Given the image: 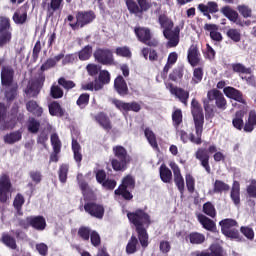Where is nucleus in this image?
Returning a JSON list of instances; mask_svg holds the SVG:
<instances>
[{"label": "nucleus", "mask_w": 256, "mask_h": 256, "mask_svg": "<svg viewBox=\"0 0 256 256\" xmlns=\"http://www.w3.org/2000/svg\"><path fill=\"white\" fill-rule=\"evenodd\" d=\"M191 111L195 123L196 129V137L193 134H187L185 130L176 129V135L180 137V141L182 143H188L191 141L192 143H196L199 145L201 143V135H203V123L205 122V116L203 115V108L199 105V102L195 99L191 102Z\"/></svg>", "instance_id": "nucleus-1"}, {"label": "nucleus", "mask_w": 256, "mask_h": 256, "mask_svg": "<svg viewBox=\"0 0 256 256\" xmlns=\"http://www.w3.org/2000/svg\"><path fill=\"white\" fill-rule=\"evenodd\" d=\"M127 217L135 227L138 233V238L142 247L149 245V235L147 234V227L151 225V218L149 214L143 210H137L136 212H129Z\"/></svg>", "instance_id": "nucleus-2"}, {"label": "nucleus", "mask_w": 256, "mask_h": 256, "mask_svg": "<svg viewBox=\"0 0 256 256\" xmlns=\"http://www.w3.org/2000/svg\"><path fill=\"white\" fill-rule=\"evenodd\" d=\"M158 21L161 29H163L165 39L168 40V47H177L179 45V33L181 32V28L176 26L174 30H171L173 29V20L165 15H160Z\"/></svg>", "instance_id": "nucleus-3"}, {"label": "nucleus", "mask_w": 256, "mask_h": 256, "mask_svg": "<svg viewBox=\"0 0 256 256\" xmlns=\"http://www.w3.org/2000/svg\"><path fill=\"white\" fill-rule=\"evenodd\" d=\"M210 101H216V106L218 109H222V111L227 109V100H225L223 93L217 89L208 91L207 99L204 100V109L206 113L213 115V105L210 104Z\"/></svg>", "instance_id": "nucleus-4"}, {"label": "nucleus", "mask_w": 256, "mask_h": 256, "mask_svg": "<svg viewBox=\"0 0 256 256\" xmlns=\"http://www.w3.org/2000/svg\"><path fill=\"white\" fill-rule=\"evenodd\" d=\"M113 153L117 159L112 160L114 171H125L127 165L131 163V156L127 153V149L123 146H115Z\"/></svg>", "instance_id": "nucleus-5"}, {"label": "nucleus", "mask_w": 256, "mask_h": 256, "mask_svg": "<svg viewBox=\"0 0 256 256\" xmlns=\"http://www.w3.org/2000/svg\"><path fill=\"white\" fill-rule=\"evenodd\" d=\"M130 189H135V179H133V176L128 175L122 180V184L114 193L116 197H120L121 195L123 199L129 201L130 199H133V194L129 192Z\"/></svg>", "instance_id": "nucleus-6"}, {"label": "nucleus", "mask_w": 256, "mask_h": 256, "mask_svg": "<svg viewBox=\"0 0 256 256\" xmlns=\"http://www.w3.org/2000/svg\"><path fill=\"white\" fill-rule=\"evenodd\" d=\"M11 21L5 16L0 17V47L11 42L12 37Z\"/></svg>", "instance_id": "nucleus-7"}, {"label": "nucleus", "mask_w": 256, "mask_h": 256, "mask_svg": "<svg viewBox=\"0 0 256 256\" xmlns=\"http://www.w3.org/2000/svg\"><path fill=\"white\" fill-rule=\"evenodd\" d=\"M17 125V117L15 115L7 116V108L5 104L0 103V131L15 129Z\"/></svg>", "instance_id": "nucleus-8"}, {"label": "nucleus", "mask_w": 256, "mask_h": 256, "mask_svg": "<svg viewBox=\"0 0 256 256\" xmlns=\"http://www.w3.org/2000/svg\"><path fill=\"white\" fill-rule=\"evenodd\" d=\"M76 22H71L69 25L72 29H79V27H85L89 23H93L95 20L94 11H80L76 14Z\"/></svg>", "instance_id": "nucleus-9"}, {"label": "nucleus", "mask_w": 256, "mask_h": 256, "mask_svg": "<svg viewBox=\"0 0 256 256\" xmlns=\"http://www.w3.org/2000/svg\"><path fill=\"white\" fill-rule=\"evenodd\" d=\"M221 231L225 237H229L230 239H237L239 237V230L237 227V221L233 219H224L220 221Z\"/></svg>", "instance_id": "nucleus-10"}, {"label": "nucleus", "mask_w": 256, "mask_h": 256, "mask_svg": "<svg viewBox=\"0 0 256 256\" xmlns=\"http://www.w3.org/2000/svg\"><path fill=\"white\" fill-rule=\"evenodd\" d=\"M43 83H45V76L43 74L39 76L38 80L29 81L25 89L26 95L28 97H37L43 87Z\"/></svg>", "instance_id": "nucleus-11"}, {"label": "nucleus", "mask_w": 256, "mask_h": 256, "mask_svg": "<svg viewBox=\"0 0 256 256\" xmlns=\"http://www.w3.org/2000/svg\"><path fill=\"white\" fill-rule=\"evenodd\" d=\"M94 58L102 65H113V52L110 49L98 48L94 52Z\"/></svg>", "instance_id": "nucleus-12"}, {"label": "nucleus", "mask_w": 256, "mask_h": 256, "mask_svg": "<svg viewBox=\"0 0 256 256\" xmlns=\"http://www.w3.org/2000/svg\"><path fill=\"white\" fill-rule=\"evenodd\" d=\"M84 210L88 215H91V217H95L96 219H101L105 215V208L103 205L95 202L86 203L84 205Z\"/></svg>", "instance_id": "nucleus-13"}, {"label": "nucleus", "mask_w": 256, "mask_h": 256, "mask_svg": "<svg viewBox=\"0 0 256 256\" xmlns=\"http://www.w3.org/2000/svg\"><path fill=\"white\" fill-rule=\"evenodd\" d=\"M166 89H168L171 95H174L176 99H179L181 103H183L184 105H187V101L189 100L188 91L184 90L183 88L174 86L172 83L166 84Z\"/></svg>", "instance_id": "nucleus-14"}, {"label": "nucleus", "mask_w": 256, "mask_h": 256, "mask_svg": "<svg viewBox=\"0 0 256 256\" xmlns=\"http://www.w3.org/2000/svg\"><path fill=\"white\" fill-rule=\"evenodd\" d=\"M11 195V180L6 175L0 178V201L2 203L7 202Z\"/></svg>", "instance_id": "nucleus-15"}, {"label": "nucleus", "mask_w": 256, "mask_h": 256, "mask_svg": "<svg viewBox=\"0 0 256 256\" xmlns=\"http://www.w3.org/2000/svg\"><path fill=\"white\" fill-rule=\"evenodd\" d=\"M221 13L224 17H227L229 21H232V23H236V25H240V27H243V25H250L251 22H241L239 19V13H237L235 10L231 9L229 6H225L221 9Z\"/></svg>", "instance_id": "nucleus-16"}, {"label": "nucleus", "mask_w": 256, "mask_h": 256, "mask_svg": "<svg viewBox=\"0 0 256 256\" xmlns=\"http://www.w3.org/2000/svg\"><path fill=\"white\" fill-rule=\"evenodd\" d=\"M170 167L174 173V182L178 190L181 194H183V191H185V180L183 179V176L181 175V170L179 169V166L175 164V162L170 164Z\"/></svg>", "instance_id": "nucleus-17"}, {"label": "nucleus", "mask_w": 256, "mask_h": 256, "mask_svg": "<svg viewBox=\"0 0 256 256\" xmlns=\"http://www.w3.org/2000/svg\"><path fill=\"white\" fill-rule=\"evenodd\" d=\"M112 103L117 109H119V111H135L136 113L141 111V106L137 102L127 103L114 99L112 100Z\"/></svg>", "instance_id": "nucleus-18"}, {"label": "nucleus", "mask_w": 256, "mask_h": 256, "mask_svg": "<svg viewBox=\"0 0 256 256\" xmlns=\"http://www.w3.org/2000/svg\"><path fill=\"white\" fill-rule=\"evenodd\" d=\"M15 71L9 66L2 67L1 70V83L3 87H11L13 85V76Z\"/></svg>", "instance_id": "nucleus-19"}, {"label": "nucleus", "mask_w": 256, "mask_h": 256, "mask_svg": "<svg viewBox=\"0 0 256 256\" xmlns=\"http://www.w3.org/2000/svg\"><path fill=\"white\" fill-rule=\"evenodd\" d=\"M223 91L224 95L229 99H234V101H238V103L245 105V99L243 98V93H241V91L231 86L225 87Z\"/></svg>", "instance_id": "nucleus-20"}, {"label": "nucleus", "mask_w": 256, "mask_h": 256, "mask_svg": "<svg viewBox=\"0 0 256 256\" xmlns=\"http://www.w3.org/2000/svg\"><path fill=\"white\" fill-rule=\"evenodd\" d=\"M26 221L37 231H45L47 227V222L42 216L27 217Z\"/></svg>", "instance_id": "nucleus-21"}, {"label": "nucleus", "mask_w": 256, "mask_h": 256, "mask_svg": "<svg viewBox=\"0 0 256 256\" xmlns=\"http://www.w3.org/2000/svg\"><path fill=\"white\" fill-rule=\"evenodd\" d=\"M134 33L139 41L146 45H151V42H149L151 39V30L148 28H135Z\"/></svg>", "instance_id": "nucleus-22"}, {"label": "nucleus", "mask_w": 256, "mask_h": 256, "mask_svg": "<svg viewBox=\"0 0 256 256\" xmlns=\"http://www.w3.org/2000/svg\"><path fill=\"white\" fill-rule=\"evenodd\" d=\"M72 0H66V3H71ZM63 9V0H50L47 8V16L53 17L55 11Z\"/></svg>", "instance_id": "nucleus-23"}, {"label": "nucleus", "mask_w": 256, "mask_h": 256, "mask_svg": "<svg viewBox=\"0 0 256 256\" xmlns=\"http://www.w3.org/2000/svg\"><path fill=\"white\" fill-rule=\"evenodd\" d=\"M196 159L201 161V165L207 173H211V167L209 166V153H207V150L199 149L196 153Z\"/></svg>", "instance_id": "nucleus-24"}, {"label": "nucleus", "mask_w": 256, "mask_h": 256, "mask_svg": "<svg viewBox=\"0 0 256 256\" xmlns=\"http://www.w3.org/2000/svg\"><path fill=\"white\" fill-rule=\"evenodd\" d=\"M115 90L119 95H127L129 88L127 87V82L123 79V76H118L114 81Z\"/></svg>", "instance_id": "nucleus-25"}, {"label": "nucleus", "mask_w": 256, "mask_h": 256, "mask_svg": "<svg viewBox=\"0 0 256 256\" xmlns=\"http://www.w3.org/2000/svg\"><path fill=\"white\" fill-rule=\"evenodd\" d=\"M63 57H65V54L64 53H60V54L56 55L54 58L48 59L41 66V70L42 71H47V69H51L52 67H55L57 65V63H59V61H61V59H63Z\"/></svg>", "instance_id": "nucleus-26"}, {"label": "nucleus", "mask_w": 256, "mask_h": 256, "mask_svg": "<svg viewBox=\"0 0 256 256\" xmlns=\"http://www.w3.org/2000/svg\"><path fill=\"white\" fill-rule=\"evenodd\" d=\"M240 191H241V188H240L239 182L234 181L230 197H231L233 203L236 205H239V203H241V197H240L241 192Z\"/></svg>", "instance_id": "nucleus-27"}, {"label": "nucleus", "mask_w": 256, "mask_h": 256, "mask_svg": "<svg viewBox=\"0 0 256 256\" xmlns=\"http://www.w3.org/2000/svg\"><path fill=\"white\" fill-rule=\"evenodd\" d=\"M95 120L103 129L106 131H110L111 129V121H109V117L105 115V113L101 112L95 116Z\"/></svg>", "instance_id": "nucleus-28"}, {"label": "nucleus", "mask_w": 256, "mask_h": 256, "mask_svg": "<svg viewBox=\"0 0 256 256\" xmlns=\"http://www.w3.org/2000/svg\"><path fill=\"white\" fill-rule=\"evenodd\" d=\"M27 111L35 115L36 117H41L43 115V108L40 107L35 101L31 100L26 104Z\"/></svg>", "instance_id": "nucleus-29"}, {"label": "nucleus", "mask_w": 256, "mask_h": 256, "mask_svg": "<svg viewBox=\"0 0 256 256\" xmlns=\"http://www.w3.org/2000/svg\"><path fill=\"white\" fill-rule=\"evenodd\" d=\"M126 5L128 7V10L130 11V13H133L134 15L141 13V11L147 10V6L141 7V5H137V2H135L133 0H126Z\"/></svg>", "instance_id": "nucleus-30"}, {"label": "nucleus", "mask_w": 256, "mask_h": 256, "mask_svg": "<svg viewBox=\"0 0 256 256\" xmlns=\"http://www.w3.org/2000/svg\"><path fill=\"white\" fill-rule=\"evenodd\" d=\"M160 178L163 183H171V179H173V173L167 166L161 165L160 166Z\"/></svg>", "instance_id": "nucleus-31"}, {"label": "nucleus", "mask_w": 256, "mask_h": 256, "mask_svg": "<svg viewBox=\"0 0 256 256\" xmlns=\"http://www.w3.org/2000/svg\"><path fill=\"white\" fill-rule=\"evenodd\" d=\"M256 125V113L255 111H250L248 121L245 123L244 131L246 133H251L255 129Z\"/></svg>", "instance_id": "nucleus-32"}, {"label": "nucleus", "mask_w": 256, "mask_h": 256, "mask_svg": "<svg viewBox=\"0 0 256 256\" xmlns=\"http://www.w3.org/2000/svg\"><path fill=\"white\" fill-rule=\"evenodd\" d=\"M21 131L11 132L4 136V142L8 143V145H13V143H17V141H21Z\"/></svg>", "instance_id": "nucleus-33"}, {"label": "nucleus", "mask_w": 256, "mask_h": 256, "mask_svg": "<svg viewBox=\"0 0 256 256\" xmlns=\"http://www.w3.org/2000/svg\"><path fill=\"white\" fill-rule=\"evenodd\" d=\"M49 113L50 115L57 116V117H63L65 115V110L61 108V105L57 102H52L49 105Z\"/></svg>", "instance_id": "nucleus-34"}, {"label": "nucleus", "mask_w": 256, "mask_h": 256, "mask_svg": "<svg viewBox=\"0 0 256 256\" xmlns=\"http://www.w3.org/2000/svg\"><path fill=\"white\" fill-rule=\"evenodd\" d=\"M198 220L202 227L207 229V231H213V229H215V222H213V220L209 219L207 216L199 215Z\"/></svg>", "instance_id": "nucleus-35"}, {"label": "nucleus", "mask_w": 256, "mask_h": 256, "mask_svg": "<svg viewBox=\"0 0 256 256\" xmlns=\"http://www.w3.org/2000/svg\"><path fill=\"white\" fill-rule=\"evenodd\" d=\"M91 55H93V47L91 45L85 46L78 53L80 61H89V59H91Z\"/></svg>", "instance_id": "nucleus-36"}, {"label": "nucleus", "mask_w": 256, "mask_h": 256, "mask_svg": "<svg viewBox=\"0 0 256 256\" xmlns=\"http://www.w3.org/2000/svg\"><path fill=\"white\" fill-rule=\"evenodd\" d=\"M188 239L192 245H201V243L205 242V235L193 232L188 235Z\"/></svg>", "instance_id": "nucleus-37"}, {"label": "nucleus", "mask_w": 256, "mask_h": 256, "mask_svg": "<svg viewBox=\"0 0 256 256\" xmlns=\"http://www.w3.org/2000/svg\"><path fill=\"white\" fill-rule=\"evenodd\" d=\"M188 62L193 67H195V65H197V63H199V52L196 50L195 47H191L188 50Z\"/></svg>", "instance_id": "nucleus-38"}, {"label": "nucleus", "mask_w": 256, "mask_h": 256, "mask_svg": "<svg viewBox=\"0 0 256 256\" xmlns=\"http://www.w3.org/2000/svg\"><path fill=\"white\" fill-rule=\"evenodd\" d=\"M144 134L151 147H153V149H157V139L155 138V133H153V130L151 128H146Z\"/></svg>", "instance_id": "nucleus-39"}, {"label": "nucleus", "mask_w": 256, "mask_h": 256, "mask_svg": "<svg viewBox=\"0 0 256 256\" xmlns=\"http://www.w3.org/2000/svg\"><path fill=\"white\" fill-rule=\"evenodd\" d=\"M178 58L179 56L177 55V52H172L168 55L167 63L164 66V73H169V70L171 69V67H173L175 63H177Z\"/></svg>", "instance_id": "nucleus-40"}, {"label": "nucleus", "mask_w": 256, "mask_h": 256, "mask_svg": "<svg viewBox=\"0 0 256 256\" xmlns=\"http://www.w3.org/2000/svg\"><path fill=\"white\" fill-rule=\"evenodd\" d=\"M227 37L234 41V43H239L241 41V30L235 29V28H230L226 32Z\"/></svg>", "instance_id": "nucleus-41"}, {"label": "nucleus", "mask_w": 256, "mask_h": 256, "mask_svg": "<svg viewBox=\"0 0 256 256\" xmlns=\"http://www.w3.org/2000/svg\"><path fill=\"white\" fill-rule=\"evenodd\" d=\"M137 245H139V240H137V237L132 236L126 246V253L133 255L137 251Z\"/></svg>", "instance_id": "nucleus-42"}, {"label": "nucleus", "mask_w": 256, "mask_h": 256, "mask_svg": "<svg viewBox=\"0 0 256 256\" xmlns=\"http://www.w3.org/2000/svg\"><path fill=\"white\" fill-rule=\"evenodd\" d=\"M172 121H173L174 127L176 129H178L179 125H181V123H183V113L181 112V109H176L172 113Z\"/></svg>", "instance_id": "nucleus-43"}, {"label": "nucleus", "mask_w": 256, "mask_h": 256, "mask_svg": "<svg viewBox=\"0 0 256 256\" xmlns=\"http://www.w3.org/2000/svg\"><path fill=\"white\" fill-rule=\"evenodd\" d=\"M77 181L84 197H86V195H89V184L85 182V179L83 178V174L77 175Z\"/></svg>", "instance_id": "nucleus-44"}, {"label": "nucleus", "mask_w": 256, "mask_h": 256, "mask_svg": "<svg viewBox=\"0 0 256 256\" xmlns=\"http://www.w3.org/2000/svg\"><path fill=\"white\" fill-rule=\"evenodd\" d=\"M13 21L16 25H23L27 21V12L17 11L13 15Z\"/></svg>", "instance_id": "nucleus-45"}, {"label": "nucleus", "mask_w": 256, "mask_h": 256, "mask_svg": "<svg viewBox=\"0 0 256 256\" xmlns=\"http://www.w3.org/2000/svg\"><path fill=\"white\" fill-rule=\"evenodd\" d=\"M232 69L234 73H244L245 75H251L253 73V70H251V68H246L241 63L232 64Z\"/></svg>", "instance_id": "nucleus-46"}, {"label": "nucleus", "mask_w": 256, "mask_h": 256, "mask_svg": "<svg viewBox=\"0 0 256 256\" xmlns=\"http://www.w3.org/2000/svg\"><path fill=\"white\" fill-rule=\"evenodd\" d=\"M229 189V185L221 180L214 182V193H223V191H229Z\"/></svg>", "instance_id": "nucleus-47"}, {"label": "nucleus", "mask_w": 256, "mask_h": 256, "mask_svg": "<svg viewBox=\"0 0 256 256\" xmlns=\"http://www.w3.org/2000/svg\"><path fill=\"white\" fill-rule=\"evenodd\" d=\"M235 129L241 131L243 129V111L236 112L235 118L232 121Z\"/></svg>", "instance_id": "nucleus-48"}, {"label": "nucleus", "mask_w": 256, "mask_h": 256, "mask_svg": "<svg viewBox=\"0 0 256 256\" xmlns=\"http://www.w3.org/2000/svg\"><path fill=\"white\" fill-rule=\"evenodd\" d=\"M169 79H171V81H174L175 83H179V81H181V79H183V69L182 68L174 69L170 73Z\"/></svg>", "instance_id": "nucleus-49"}, {"label": "nucleus", "mask_w": 256, "mask_h": 256, "mask_svg": "<svg viewBox=\"0 0 256 256\" xmlns=\"http://www.w3.org/2000/svg\"><path fill=\"white\" fill-rule=\"evenodd\" d=\"M2 243H4L6 247H10V249H17V243L15 242V238L11 237L8 234H4L2 236Z\"/></svg>", "instance_id": "nucleus-50"}, {"label": "nucleus", "mask_w": 256, "mask_h": 256, "mask_svg": "<svg viewBox=\"0 0 256 256\" xmlns=\"http://www.w3.org/2000/svg\"><path fill=\"white\" fill-rule=\"evenodd\" d=\"M69 173V165L63 164L59 168V181L60 183L67 182V174Z\"/></svg>", "instance_id": "nucleus-51"}, {"label": "nucleus", "mask_w": 256, "mask_h": 256, "mask_svg": "<svg viewBox=\"0 0 256 256\" xmlns=\"http://www.w3.org/2000/svg\"><path fill=\"white\" fill-rule=\"evenodd\" d=\"M51 144H52L54 153L61 152V140L59 139V136L57 134L51 135Z\"/></svg>", "instance_id": "nucleus-52"}, {"label": "nucleus", "mask_w": 256, "mask_h": 256, "mask_svg": "<svg viewBox=\"0 0 256 256\" xmlns=\"http://www.w3.org/2000/svg\"><path fill=\"white\" fill-rule=\"evenodd\" d=\"M17 95V86L11 85L6 87L5 97L7 101H13Z\"/></svg>", "instance_id": "nucleus-53"}, {"label": "nucleus", "mask_w": 256, "mask_h": 256, "mask_svg": "<svg viewBox=\"0 0 256 256\" xmlns=\"http://www.w3.org/2000/svg\"><path fill=\"white\" fill-rule=\"evenodd\" d=\"M203 79V70L201 68L194 69L193 78L191 80V83L194 85H197V83H201Z\"/></svg>", "instance_id": "nucleus-54"}, {"label": "nucleus", "mask_w": 256, "mask_h": 256, "mask_svg": "<svg viewBox=\"0 0 256 256\" xmlns=\"http://www.w3.org/2000/svg\"><path fill=\"white\" fill-rule=\"evenodd\" d=\"M203 211L209 217H215V215H217V213L215 212V206H213L211 202H207L204 204Z\"/></svg>", "instance_id": "nucleus-55"}, {"label": "nucleus", "mask_w": 256, "mask_h": 256, "mask_svg": "<svg viewBox=\"0 0 256 256\" xmlns=\"http://www.w3.org/2000/svg\"><path fill=\"white\" fill-rule=\"evenodd\" d=\"M25 204V197H23V195L18 194L16 195L13 205L15 207V209L18 211H21V207H23V205Z\"/></svg>", "instance_id": "nucleus-56"}, {"label": "nucleus", "mask_w": 256, "mask_h": 256, "mask_svg": "<svg viewBox=\"0 0 256 256\" xmlns=\"http://www.w3.org/2000/svg\"><path fill=\"white\" fill-rule=\"evenodd\" d=\"M89 104V94H81L77 100V105L80 109H84Z\"/></svg>", "instance_id": "nucleus-57"}, {"label": "nucleus", "mask_w": 256, "mask_h": 256, "mask_svg": "<svg viewBox=\"0 0 256 256\" xmlns=\"http://www.w3.org/2000/svg\"><path fill=\"white\" fill-rule=\"evenodd\" d=\"M39 121H37L35 118H30L29 124H28V130L30 133H37L39 131Z\"/></svg>", "instance_id": "nucleus-58"}, {"label": "nucleus", "mask_w": 256, "mask_h": 256, "mask_svg": "<svg viewBox=\"0 0 256 256\" xmlns=\"http://www.w3.org/2000/svg\"><path fill=\"white\" fill-rule=\"evenodd\" d=\"M53 99H61L63 97V90L57 85H53L50 91Z\"/></svg>", "instance_id": "nucleus-59"}, {"label": "nucleus", "mask_w": 256, "mask_h": 256, "mask_svg": "<svg viewBox=\"0 0 256 256\" xmlns=\"http://www.w3.org/2000/svg\"><path fill=\"white\" fill-rule=\"evenodd\" d=\"M58 84L61 85V87H63L64 89H73L75 87V82L71 81V80H67L65 78H60L58 80Z\"/></svg>", "instance_id": "nucleus-60"}, {"label": "nucleus", "mask_w": 256, "mask_h": 256, "mask_svg": "<svg viewBox=\"0 0 256 256\" xmlns=\"http://www.w3.org/2000/svg\"><path fill=\"white\" fill-rule=\"evenodd\" d=\"M99 81H101L102 84L107 85L109 81H111V74L107 70L100 71L99 74Z\"/></svg>", "instance_id": "nucleus-61"}, {"label": "nucleus", "mask_w": 256, "mask_h": 256, "mask_svg": "<svg viewBox=\"0 0 256 256\" xmlns=\"http://www.w3.org/2000/svg\"><path fill=\"white\" fill-rule=\"evenodd\" d=\"M238 11L242 15V17L246 19L251 17L252 11H251V8H249L248 6L240 5L238 6Z\"/></svg>", "instance_id": "nucleus-62"}, {"label": "nucleus", "mask_w": 256, "mask_h": 256, "mask_svg": "<svg viewBox=\"0 0 256 256\" xmlns=\"http://www.w3.org/2000/svg\"><path fill=\"white\" fill-rule=\"evenodd\" d=\"M210 256H225L223 254V248L219 245H212L210 246Z\"/></svg>", "instance_id": "nucleus-63"}, {"label": "nucleus", "mask_w": 256, "mask_h": 256, "mask_svg": "<svg viewBox=\"0 0 256 256\" xmlns=\"http://www.w3.org/2000/svg\"><path fill=\"white\" fill-rule=\"evenodd\" d=\"M247 193L249 197L256 199V180H252L250 185L247 186Z\"/></svg>", "instance_id": "nucleus-64"}]
</instances>
